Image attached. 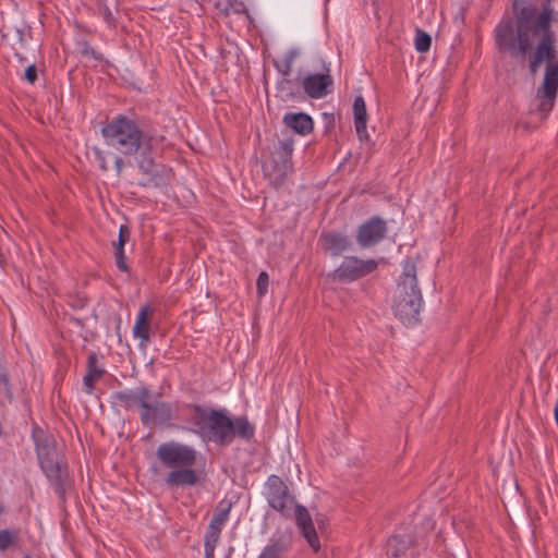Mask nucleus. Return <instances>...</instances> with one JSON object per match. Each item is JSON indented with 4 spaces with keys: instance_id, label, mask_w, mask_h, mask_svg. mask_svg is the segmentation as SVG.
<instances>
[{
    "instance_id": "1",
    "label": "nucleus",
    "mask_w": 558,
    "mask_h": 558,
    "mask_svg": "<svg viewBox=\"0 0 558 558\" xmlns=\"http://www.w3.org/2000/svg\"><path fill=\"white\" fill-rule=\"evenodd\" d=\"M549 0L542 9L521 8L515 19L502 17L494 28V43L499 53L524 62L531 74L544 65V77L537 88L539 110L549 111L558 94V48L553 31Z\"/></svg>"
},
{
    "instance_id": "2",
    "label": "nucleus",
    "mask_w": 558,
    "mask_h": 558,
    "mask_svg": "<svg viewBox=\"0 0 558 558\" xmlns=\"http://www.w3.org/2000/svg\"><path fill=\"white\" fill-rule=\"evenodd\" d=\"M100 133L107 146L124 157H135L162 140H158L141 121L122 113L102 125Z\"/></svg>"
},
{
    "instance_id": "3",
    "label": "nucleus",
    "mask_w": 558,
    "mask_h": 558,
    "mask_svg": "<svg viewBox=\"0 0 558 558\" xmlns=\"http://www.w3.org/2000/svg\"><path fill=\"white\" fill-rule=\"evenodd\" d=\"M32 439L40 469L54 486L59 498L64 501L66 492L72 487V482L66 464L62 463L60 459L54 436L39 425H34Z\"/></svg>"
},
{
    "instance_id": "4",
    "label": "nucleus",
    "mask_w": 558,
    "mask_h": 558,
    "mask_svg": "<svg viewBox=\"0 0 558 558\" xmlns=\"http://www.w3.org/2000/svg\"><path fill=\"white\" fill-rule=\"evenodd\" d=\"M422 302V293L416 278V265L407 259L395 292V315L404 324H416Z\"/></svg>"
},
{
    "instance_id": "5",
    "label": "nucleus",
    "mask_w": 558,
    "mask_h": 558,
    "mask_svg": "<svg viewBox=\"0 0 558 558\" xmlns=\"http://www.w3.org/2000/svg\"><path fill=\"white\" fill-rule=\"evenodd\" d=\"M210 422L205 437L219 446L230 445L235 437L250 441L255 427L246 416L231 418L226 409H211Z\"/></svg>"
},
{
    "instance_id": "6",
    "label": "nucleus",
    "mask_w": 558,
    "mask_h": 558,
    "mask_svg": "<svg viewBox=\"0 0 558 558\" xmlns=\"http://www.w3.org/2000/svg\"><path fill=\"white\" fill-rule=\"evenodd\" d=\"M153 150L154 147H149V150H143L134 157L136 166L143 174L138 185L149 189H162L169 184L173 172L171 168L155 161Z\"/></svg>"
},
{
    "instance_id": "7",
    "label": "nucleus",
    "mask_w": 558,
    "mask_h": 558,
    "mask_svg": "<svg viewBox=\"0 0 558 558\" xmlns=\"http://www.w3.org/2000/svg\"><path fill=\"white\" fill-rule=\"evenodd\" d=\"M293 144L292 138L279 141L269 160L264 165L265 174L275 185H281L293 170Z\"/></svg>"
},
{
    "instance_id": "8",
    "label": "nucleus",
    "mask_w": 558,
    "mask_h": 558,
    "mask_svg": "<svg viewBox=\"0 0 558 558\" xmlns=\"http://www.w3.org/2000/svg\"><path fill=\"white\" fill-rule=\"evenodd\" d=\"M378 267L375 259H361L356 256H347L333 271L328 274V278L341 283H348L360 280L374 272Z\"/></svg>"
},
{
    "instance_id": "9",
    "label": "nucleus",
    "mask_w": 558,
    "mask_h": 558,
    "mask_svg": "<svg viewBox=\"0 0 558 558\" xmlns=\"http://www.w3.org/2000/svg\"><path fill=\"white\" fill-rule=\"evenodd\" d=\"M159 461L167 468H189L196 462V451L175 441H167L159 445L156 451Z\"/></svg>"
},
{
    "instance_id": "10",
    "label": "nucleus",
    "mask_w": 558,
    "mask_h": 558,
    "mask_svg": "<svg viewBox=\"0 0 558 558\" xmlns=\"http://www.w3.org/2000/svg\"><path fill=\"white\" fill-rule=\"evenodd\" d=\"M266 489L268 505L282 515L289 517L294 505V497L283 480L275 474L268 476Z\"/></svg>"
},
{
    "instance_id": "11",
    "label": "nucleus",
    "mask_w": 558,
    "mask_h": 558,
    "mask_svg": "<svg viewBox=\"0 0 558 558\" xmlns=\"http://www.w3.org/2000/svg\"><path fill=\"white\" fill-rule=\"evenodd\" d=\"M138 410L144 426H165L172 420V404L153 397L145 398Z\"/></svg>"
},
{
    "instance_id": "12",
    "label": "nucleus",
    "mask_w": 558,
    "mask_h": 558,
    "mask_svg": "<svg viewBox=\"0 0 558 558\" xmlns=\"http://www.w3.org/2000/svg\"><path fill=\"white\" fill-rule=\"evenodd\" d=\"M387 234V222L374 216L364 221L357 229L356 241L363 248L372 247L385 239Z\"/></svg>"
},
{
    "instance_id": "13",
    "label": "nucleus",
    "mask_w": 558,
    "mask_h": 558,
    "mask_svg": "<svg viewBox=\"0 0 558 558\" xmlns=\"http://www.w3.org/2000/svg\"><path fill=\"white\" fill-rule=\"evenodd\" d=\"M324 70L323 73L308 74L302 82L304 93L312 99H320L331 93L333 78L328 66L325 65Z\"/></svg>"
},
{
    "instance_id": "14",
    "label": "nucleus",
    "mask_w": 558,
    "mask_h": 558,
    "mask_svg": "<svg viewBox=\"0 0 558 558\" xmlns=\"http://www.w3.org/2000/svg\"><path fill=\"white\" fill-rule=\"evenodd\" d=\"M322 250L332 257H338L352 248V240L349 235L339 231H324L319 235Z\"/></svg>"
},
{
    "instance_id": "15",
    "label": "nucleus",
    "mask_w": 558,
    "mask_h": 558,
    "mask_svg": "<svg viewBox=\"0 0 558 558\" xmlns=\"http://www.w3.org/2000/svg\"><path fill=\"white\" fill-rule=\"evenodd\" d=\"M294 517L295 523L300 529L301 534L307 541L313 550L317 553L320 549V543L308 510L304 506L295 504Z\"/></svg>"
},
{
    "instance_id": "16",
    "label": "nucleus",
    "mask_w": 558,
    "mask_h": 558,
    "mask_svg": "<svg viewBox=\"0 0 558 558\" xmlns=\"http://www.w3.org/2000/svg\"><path fill=\"white\" fill-rule=\"evenodd\" d=\"M148 397H153V392L146 385H141L135 389L116 391L111 396L113 403L123 407L125 410L140 409L144 399Z\"/></svg>"
},
{
    "instance_id": "17",
    "label": "nucleus",
    "mask_w": 558,
    "mask_h": 558,
    "mask_svg": "<svg viewBox=\"0 0 558 558\" xmlns=\"http://www.w3.org/2000/svg\"><path fill=\"white\" fill-rule=\"evenodd\" d=\"M154 314V308L145 304L141 307L133 327V335L141 340V345L145 347L150 341L149 329L150 318Z\"/></svg>"
},
{
    "instance_id": "18",
    "label": "nucleus",
    "mask_w": 558,
    "mask_h": 558,
    "mask_svg": "<svg viewBox=\"0 0 558 558\" xmlns=\"http://www.w3.org/2000/svg\"><path fill=\"white\" fill-rule=\"evenodd\" d=\"M185 408L192 411L190 423L193 425V430L205 437L210 422L211 409L193 403L186 404Z\"/></svg>"
},
{
    "instance_id": "19",
    "label": "nucleus",
    "mask_w": 558,
    "mask_h": 558,
    "mask_svg": "<svg viewBox=\"0 0 558 558\" xmlns=\"http://www.w3.org/2000/svg\"><path fill=\"white\" fill-rule=\"evenodd\" d=\"M283 123L300 135H307L312 133L314 129L313 119L305 112L286 113Z\"/></svg>"
},
{
    "instance_id": "20",
    "label": "nucleus",
    "mask_w": 558,
    "mask_h": 558,
    "mask_svg": "<svg viewBox=\"0 0 558 558\" xmlns=\"http://www.w3.org/2000/svg\"><path fill=\"white\" fill-rule=\"evenodd\" d=\"M175 469L166 478V483L169 486H193L198 482V475L191 466Z\"/></svg>"
},
{
    "instance_id": "21",
    "label": "nucleus",
    "mask_w": 558,
    "mask_h": 558,
    "mask_svg": "<svg viewBox=\"0 0 558 558\" xmlns=\"http://www.w3.org/2000/svg\"><path fill=\"white\" fill-rule=\"evenodd\" d=\"M87 372L83 378L85 391L92 393L95 388V383L102 377L105 369L98 366V359L96 353L92 352L87 356Z\"/></svg>"
},
{
    "instance_id": "22",
    "label": "nucleus",
    "mask_w": 558,
    "mask_h": 558,
    "mask_svg": "<svg viewBox=\"0 0 558 558\" xmlns=\"http://www.w3.org/2000/svg\"><path fill=\"white\" fill-rule=\"evenodd\" d=\"M354 126L360 140H367L366 131L367 111L366 104L362 96H357L353 102Z\"/></svg>"
},
{
    "instance_id": "23",
    "label": "nucleus",
    "mask_w": 558,
    "mask_h": 558,
    "mask_svg": "<svg viewBox=\"0 0 558 558\" xmlns=\"http://www.w3.org/2000/svg\"><path fill=\"white\" fill-rule=\"evenodd\" d=\"M412 545L409 535H392L387 542V555L389 558H398L403 555Z\"/></svg>"
},
{
    "instance_id": "24",
    "label": "nucleus",
    "mask_w": 558,
    "mask_h": 558,
    "mask_svg": "<svg viewBox=\"0 0 558 558\" xmlns=\"http://www.w3.org/2000/svg\"><path fill=\"white\" fill-rule=\"evenodd\" d=\"M277 92L282 100H292L301 95L299 83L289 77H282L277 83Z\"/></svg>"
},
{
    "instance_id": "25",
    "label": "nucleus",
    "mask_w": 558,
    "mask_h": 558,
    "mask_svg": "<svg viewBox=\"0 0 558 558\" xmlns=\"http://www.w3.org/2000/svg\"><path fill=\"white\" fill-rule=\"evenodd\" d=\"M289 549L290 543L283 537H279L267 545L258 558H283Z\"/></svg>"
},
{
    "instance_id": "26",
    "label": "nucleus",
    "mask_w": 558,
    "mask_h": 558,
    "mask_svg": "<svg viewBox=\"0 0 558 558\" xmlns=\"http://www.w3.org/2000/svg\"><path fill=\"white\" fill-rule=\"evenodd\" d=\"M232 508V504L229 500L222 499L218 502L215 513L209 522V524H214L218 527H221L225 525V523L228 521L230 510Z\"/></svg>"
},
{
    "instance_id": "27",
    "label": "nucleus",
    "mask_w": 558,
    "mask_h": 558,
    "mask_svg": "<svg viewBox=\"0 0 558 558\" xmlns=\"http://www.w3.org/2000/svg\"><path fill=\"white\" fill-rule=\"evenodd\" d=\"M20 542V531L16 529L0 530V551H5L10 547L17 546Z\"/></svg>"
},
{
    "instance_id": "28",
    "label": "nucleus",
    "mask_w": 558,
    "mask_h": 558,
    "mask_svg": "<svg viewBox=\"0 0 558 558\" xmlns=\"http://www.w3.org/2000/svg\"><path fill=\"white\" fill-rule=\"evenodd\" d=\"M415 49L418 52H427L430 49L432 37L423 29L417 28L415 32Z\"/></svg>"
},
{
    "instance_id": "29",
    "label": "nucleus",
    "mask_w": 558,
    "mask_h": 558,
    "mask_svg": "<svg viewBox=\"0 0 558 558\" xmlns=\"http://www.w3.org/2000/svg\"><path fill=\"white\" fill-rule=\"evenodd\" d=\"M0 387L3 388L4 395L9 401L13 400V389L10 383V376L5 367L0 365Z\"/></svg>"
},
{
    "instance_id": "30",
    "label": "nucleus",
    "mask_w": 558,
    "mask_h": 558,
    "mask_svg": "<svg viewBox=\"0 0 558 558\" xmlns=\"http://www.w3.org/2000/svg\"><path fill=\"white\" fill-rule=\"evenodd\" d=\"M97 12L110 27H116V19L109 7L102 1L97 2Z\"/></svg>"
},
{
    "instance_id": "31",
    "label": "nucleus",
    "mask_w": 558,
    "mask_h": 558,
    "mask_svg": "<svg viewBox=\"0 0 558 558\" xmlns=\"http://www.w3.org/2000/svg\"><path fill=\"white\" fill-rule=\"evenodd\" d=\"M81 46V54L83 57H88L94 59L95 61L101 62L105 60L102 53L96 51L87 40H83L80 43Z\"/></svg>"
},
{
    "instance_id": "32",
    "label": "nucleus",
    "mask_w": 558,
    "mask_h": 558,
    "mask_svg": "<svg viewBox=\"0 0 558 558\" xmlns=\"http://www.w3.org/2000/svg\"><path fill=\"white\" fill-rule=\"evenodd\" d=\"M222 529L214 524H209L205 534L204 544L217 546Z\"/></svg>"
},
{
    "instance_id": "33",
    "label": "nucleus",
    "mask_w": 558,
    "mask_h": 558,
    "mask_svg": "<svg viewBox=\"0 0 558 558\" xmlns=\"http://www.w3.org/2000/svg\"><path fill=\"white\" fill-rule=\"evenodd\" d=\"M269 276L266 271H262L256 281V291L259 298L264 296L268 291Z\"/></svg>"
},
{
    "instance_id": "34",
    "label": "nucleus",
    "mask_w": 558,
    "mask_h": 558,
    "mask_svg": "<svg viewBox=\"0 0 558 558\" xmlns=\"http://www.w3.org/2000/svg\"><path fill=\"white\" fill-rule=\"evenodd\" d=\"M532 8V9H538L534 3L533 0H512V16L510 19H515V10H519L521 8Z\"/></svg>"
},
{
    "instance_id": "35",
    "label": "nucleus",
    "mask_w": 558,
    "mask_h": 558,
    "mask_svg": "<svg viewBox=\"0 0 558 558\" xmlns=\"http://www.w3.org/2000/svg\"><path fill=\"white\" fill-rule=\"evenodd\" d=\"M292 61L293 54H290L286 58L284 62L281 65H277L278 71L281 73L283 77H288L292 71Z\"/></svg>"
},
{
    "instance_id": "36",
    "label": "nucleus",
    "mask_w": 558,
    "mask_h": 558,
    "mask_svg": "<svg viewBox=\"0 0 558 558\" xmlns=\"http://www.w3.org/2000/svg\"><path fill=\"white\" fill-rule=\"evenodd\" d=\"M114 258H116V265H117L118 269L123 272H128L130 268L126 264V257H125L124 251L114 252Z\"/></svg>"
},
{
    "instance_id": "37",
    "label": "nucleus",
    "mask_w": 558,
    "mask_h": 558,
    "mask_svg": "<svg viewBox=\"0 0 558 558\" xmlns=\"http://www.w3.org/2000/svg\"><path fill=\"white\" fill-rule=\"evenodd\" d=\"M24 78L29 83V84H34L37 78H38V75H37V68L35 64H31L28 65L26 69H25V72H24Z\"/></svg>"
},
{
    "instance_id": "38",
    "label": "nucleus",
    "mask_w": 558,
    "mask_h": 558,
    "mask_svg": "<svg viewBox=\"0 0 558 558\" xmlns=\"http://www.w3.org/2000/svg\"><path fill=\"white\" fill-rule=\"evenodd\" d=\"M131 236V231L126 225H121L119 228V235H118V242H121L123 245H125L126 242H129Z\"/></svg>"
},
{
    "instance_id": "39",
    "label": "nucleus",
    "mask_w": 558,
    "mask_h": 558,
    "mask_svg": "<svg viewBox=\"0 0 558 558\" xmlns=\"http://www.w3.org/2000/svg\"><path fill=\"white\" fill-rule=\"evenodd\" d=\"M94 155L96 157V160L98 161L99 163V168L102 170V171H107L108 170V165H107V160H106V156L104 154L102 150H100L99 148H94Z\"/></svg>"
},
{
    "instance_id": "40",
    "label": "nucleus",
    "mask_w": 558,
    "mask_h": 558,
    "mask_svg": "<svg viewBox=\"0 0 558 558\" xmlns=\"http://www.w3.org/2000/svg\"><path fill=\"white\" fill-rule=\"evenodd\" d=\"M122 155L117 156L114 159V168L117 171V174L120 175L125 167L124 160Z\"/></svg>"
},
{
    "instance_id": "41",
    "label": "nucleus",
    "mask_w": 558,
    "mask_h": 558,
    "mask_svg": "<svg viewBox=\"0 0 558 558\" xmlns=\"http://www.w3.org/2000/svg\"><path fill=\"white\" fill-rule=\"evenodd\" d=\"M204 548H205V557L206 558H215L216 546L204 544Z\"/></svg>"
},
{
    "instance_id": "42",
    "label": "nucleus",
    "mask_w": 558,
    "mask_h": 558,
    "mask_svg": "<svg viewBox=\"0 0 558 558\" xmlns=\"http://www.w3.org/2000/svg\"><path fill=\"white\" fill-rule=\"evenodd\" d=\"M113 247H114V252H122L124 251V245L121 243V242H113L112 243Z\"/></svg>"
},
{
    "instance_id": "43",
    "label": "nucleus",
    "mask_w": 558,
    "mask_h": 558,
    "mask_svg": "<svg viewBox=\"0 0 558 558\" xmlns=\"http://www.w3.org/2000/svg\"><path fill=\"white\" fill-rule=\"evenodd\" d=\"M5 511V508L2 504H0V514L3 513Z\"/></svg>"
},
{
    "instance_id": "44",
    "label": "nucleus",
    "mask_w": 558,
    "mask_h": 558,
    "mask_svg": "<svg viewBox=\"0 0 558 558\" xmlns=\"http://www.w3.org/2000/svg\"><path fill=\"white\" fill-rule=\"evenodd\" d=\"M23 558H32V556L27 554Z\"/></svg>"
}]
</instances>
